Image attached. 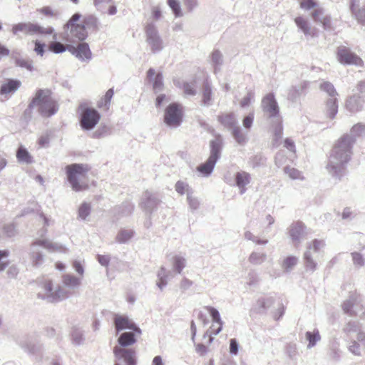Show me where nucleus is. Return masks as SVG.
<instances>
[{"instance_id": "nucleus-1", "label": "nucleus", "mask_w": 365, "mask_h": 365, "mask_svg": "<svg viewBox=\"0 0 365 365\" xmlns=\"http://www.w3.org/2000/svg\"><path fill=\"white\" fill-rule=\"evenodd\" d=\"M365 135V124L359 123L350 130L349 134L343 135L330 151L327 170L339 180L344 175L346 167L352 155V147L356 138Z\"/></svg>"}, {"instance_id": "nucleus-2", "label": "nucleus", "mask_w": 365, "mask_h": 365, "mask_svg": "<svg viewBox=\"0 0 365 365\" xmlns=\"http://www.w3.org/2000/svg\"><path fill=\"white\" fill-rule=\"evenodd\" d=\"M135 333L126 331L121 334L118 339L120 346H115L113 352L116 359L115 365H135V352L133 349H125L124 347L133 344L136 341Z\"/></svg>"}, {"instance_id": "nucleus-3", "label": "nucleus", "mask_w": 365, "mask_h": 365, "mask_svg": "<svg viewBox=\"0 0 365 365\" xmlns=\"http://www.w3.org/2000/svg\"><path fill=\"white\" fill-rule=\"evenodd\" d=\"M35 107L38 108V113L43 117H50L58 110V104L51 96L50 91L43 89L36 91L25 113H30L31 110Z\"/></svg>"}, {"instance_id": "nucleus-4", "label": "nucleus", "mask_w": 365, "mask_h": 365, "mask_svg": "<svg viewBox=\"0 0 365 365\" xmlns=\"http://www.w3.org/2000/svg\"><path fill=\"white\" fill-rule=\"evenodd\" d=\"M41 248L48 250L50 252L61 251L63 247L61 245L53 243L47 239L36 240L30 246L29 257L31 264L38 267L44 262V255Z\"/></svg>"}, {"instance_id": "nucleus-5", "label": "nucleus", "mask_w": 365, "mask_h": 365, "mask_svg": "<svg viewBox=\"0 0 365 365\" xmlns=\"http://www.w3.org/2000/svg\"><path fill=\"white\" fill-rule=\"evenodd\" d=\"M71 294L68 289L58 285L54 287L52 281L45 280L38 292V298L49 303H57L70 297Z\"/></svg>"}, {"instance_id": "nucleus-6", "label": "nucleus", "mask_w": 365, "mask_h": 365, "mask_svg": "<svg viewBox=\"0 0 365 365\" xmlns=\"http://www.w3.org/2000/svg\"><path fill=\"white\" fill-rule=\"evenodd\" d=\"M67 179L72 189L79 192L88 188V185L80 182V179L85 177L88 171V165L73 163L66 167Z\"/></svg>"}, {"instance_id": "nucleus-7", "label": "nucleus", "mask_w": 365, "mask_h": 365, "mask_svg": "<svg viewBox=\"0 0 365 365\" xmlns=\"http://www.w3.org/2000/svg\"><path fill=\"white\" fill-rule=\"evenodd\" d=\"M324 245L325 244L323 240L317 239L307 244L306 251L303 255V260L307 272L313 273L317 269V263L315 260L316 255Z\"/></svg>"}, {"instance_id": "nucleus-8", "label": "nucleus", "mask_w": 365, "mask_h": 365, "mask_svg": "<svg viewBox=\"0 0 365 365\" xmlns=\"http://www.w3.org/2000/svg\"><path fill=\"white\" fill-rule=\"evenodd\" d=\"M320 90L326 92L329 98L326 103V115L331 119L334 118L338 112V93L332 83L328 81L322 82L319 86Z\"/></svg>"}, {"instance_id": "nucleus-9", "label": "nucleus", "mask_w": 365, "mask_h": 365, "mask_svg": "<svg viewBox=\"0 0 365 365\" xmlns=\"http://www.w3.org/2000/svg\"><path fill=\"white\" fill-rule=\"evenodd\" d=\"M53 31L54 29L52 27L44 28L37 24H33L31 22H21L14 24L11 29V31L14 35H17L19 32H23L25 34L29 35H49L51 34Z\"/></svg>"}, {"instance_id": "nucleus-10", "label": "nucleus", "mask_w": 365, "mask_h": 365, "mask_svg": "<svg viewBox=\"0 0 365 365\" xmlns=\"http://www.w3.org/2000/svg\"><path fill=\"white\" fill-rule=\"evenodd\" d=\"M146 42L153 53L160 52L164 48V43L153 23H148L145 28Z\"/></svg>"}, {"instance_id": "nucleus-11", "label": "nucleus", "mask_w": 365, "mask_h": 365, "mask_svg": "<svg viewBox=\"0 0 365 365\" xmlns=\"http://www.w3.org/2000/svg\"><path fill=\"white\" fill-rule=\"evenodd\" d=\"M80 125L84 130H93L101 119V114L93 108L81 106Z\"/></svg>"}, {"instance_id": "nucleus-12", "label": "nucleus", "mask_w": 365, "mask_h": 365, "mask_svg": "<svg viewBox=\"0 0 365 365\" xmlns=\"http://www.w3.org/2000/svg\"><path fill=\"white\" fill-rule=\"evenodd\" d=\"M261 108L263 113L271 121L279 120L282 117L279 108L272 93L267 94L262 100Z\"/></svg>"}, {"instance_id": "nucleus-13", "label": "nucleus", "mask_w": 365, "mask_h": 365, "mask_svg": "<svg viewBox=\"0 0 365 365\" xmlns=\"http://www.w3.org/2000/svg\"><path fill=\"white\" fill-rule=\"evenodd\" d=\"M182 120V112L177 103L170 104L165 111L164 121L170 128H178Z\"/></svg>"}, {"instance_id": "nucleus-14", "label": "nucleus", "mask_w": 365, "mask_h": 365, "mask_svg": "<svg viewBox=\"0 0 365 365\" xmlns=\"http://www.w3.org/2000/svg\"><path fill=\"white\" fill-rule=\"evenodd\" d=\"M337 58L341 64L344 65H355L361 67L364 64L362 59L345 46L338 47Z\"/></svg>"}, {"instance_id": "nucleus-15", "label": "nucleus", "mask_w": 365, "mask_h": 365, "mask_svg": "<svg viewBox=\"0 0 365 365\" xmlns=\"http://www.w3.org/2000/svg\"><path fill=\"white\" fill-rule=\"evenodd\" d=\"M289 236L294 245L297 247L308 234L307 227L302 222L297 221L290 225L288 229Z\"/></svg>"}, {"instance_id": "nucleus-16", "label": "nucleus", "mask_w": 365, "mask_h": 365, "mask_svg": "<svg viewBox=\"0 0 365 365\" xmlns=\"http://www.w3.org/2000/svg\"><path fill=\"white\" fill-rule=\"evenodd\" d=\"M68 51L83 62H89L92 58V52L86 42L79 43L76 46L68 45Z\"/></svg>"}, {"instance_id": "nucleus-17", "label": "nucleus", "mask_w": 365, "mask_h": 365, "mask_svg": "<svg viewBox=\"0 0 365 365\" xmlns=\"http://www.w3.org/2000/svg\"><path fill=\"white\" fill-rule=\"evenodd\" d=\"M114 324L117 334H118L120 331H123L124 329L132 330L137 334H141L140 329L138 327H137L133 321L130 320L125 316H121L118 314L115 315L114 318Z\"/></svg>"}, {"instance_id": "nucleus-18", "label": "nucleus", "mask_w": 365, "mask_h": 365, "mask_svg": "<svg viewBox=\"0 0 365 365\" xmlns=\"http://www.w3.org/2000/svg\"><path fill=\"white\" fill-rule=\"evenodd\" d=\"M311 16L315 23L319 24L323 29L327 31H331V19L329 15L324 13V9L322 7L316 8L312 13Z\"/></svg>"}, {"instance_id": "nucleus-19", "label": "nucleus", "mask_w": 365, "mask_h": 365, "mask_svg": "<svg viewBox=\"0 0 365 365\" xmlns=\"http://www.w3.org/2000/svg\"><path fill=\"white\" fill-rule=\"evenodd\" d=\"M223 144V139L221 135H215V138L210 142V154L208 158L217 163L220 158Z\"/></svg>"}, {"instance_id": "nucleus-20", "label": "nucleus", "mask_w": 365, "mask_h": 365, "mask_svg": "<svg viewBox=\"0 0 365 365\" xmlns=\"http://www.w3.org/2000/svg\"><path fill=\"white\" fill-rule=\"evenodd\" d=\"M294 22L298 29L301 30L306 37L315 38L318 36L317 30L311 26L309 21L303 16L294 19Z\"/></svg>"}, {"instance_id": "nucleus-21", "label": "nucleus", "mask_w": 365, "mask_h": 365, "mask_svg": "<svg viewBox=\"0 0 365 365\" xmlns=\"http://www.w3.org/2000/svg\"><path fill=\"white\" fill-rule=\"evenodd\" d=\"M160 200L156 195L146 191L143 194L140 206L145 212L151 213L155 210Z\"/></svg>"}, {"instance_id": "nucleus-22", "label": "nucleus", "mask_w": 365, "mask_h": 365, "mask_svg": "<svg viewBox=\"0 0 365 365\" xmlns=\"http://www.w3.org/2000/svg\"><path fill=\"white\" fill-rule=\"evenodd\" d=\"M364 103L365 99L361 98L359 95L354 93L347 98L346 101V108L349 112L355 113L363 109Z\"/></svg>"}, {"instance_id": "nucleus-23", "label": "nucleus", "mask_w": 365, "mask_h": 365, "mask_svg": "<svg viewBox=\"0 0 365 365\" xmlns=\"http://www.w3.org/2000/svg\"><path fill=\"white\" fill-rule=\"evenodd\" d=\"M213 93L211 83L207 81L203 82L201 91V106L210 107L213 104Z\"/></svg>"}, {"instance_id": "nucleus-24", "label": "nucleus", "mask_w": 365, "mask_h": 365, "mask_svg": "<svg viewBox=\"0 0 365 365\" xmlns=\"http://www.w3.org/2000/svg\"><path fill=\"white\" fill-rule=\"evenodd\" d=\"M362 301L361 297L357 293H351L349 299L342 304V309L344 313L349 316H355L356 314L353 311L352 308L354 304H359Z\"/></svg>"}, {"instance_id": "nucleus-25", "label": "nucleus", "mask_w": 365, "mask_h": 365, "mask_svg": "<svg viewBox=\"0 0 365 365\" xmlns=\"http://www.w3.org/2000/svg\"><path fill=\"white\" fill-rule=\"evenodd\" d=\"M19 344L26 351L32 355H38L42 351L41 344H35L29 338L21 339Z\"/></svg>"}, {"instance_id": "nucleus-26", "label": "nucleus", "mask_w": 365, "mask_h": 365, "mask_svg": "<svg viewBox=\"0 0 365 365\" xmlns=\"http://www.w3.org/2000/svg\"><path fill=\"white\" fill-rule=\"evenodd\" d=\"M218 121L229 130L238 125V122L235 113H223L217 117Z\"/></svg>"}, {"instance_id": "nucleus-27", "label": "nucleus", "mask_w": 365, "mask_h": 365, "mask_svg": "<svg viewBox=\"0 0 365 365\" xmlns=\"http://www.w3.org/2000/svg\"><path fill=\"white\" fill-rule=\"evenodd\" d=\"M21 81L16 79H7L1 86L0 93L7 95L14 93L21 86Z\"/></svg>"}, {"instance_id": "nucleus-28", "label": "nucleus", "mask_w": 365, "mask_h": 365, "mask_svg": "<svg viewBox=\"0 0 365 365\" xmlns=\"http://www.w3.org/2000/svg\"><path fill=\"white\" fill-rule=\"evenodd\" d=\"M274 302V299L272 297H260L256 302L253 310L259 314L264 313Z\"/></svg>"}, {"instance_id": "nucleus-29", "label": "nucleus", "mask_w": 365, "mask_h": 365, "mask_svg": "<svg viewBox=\"0 0 365 365\" xmlns=\"http://www.w3.org/2000/svg\"><path fill=\"white\" fill-rule=\"evenodd\" d=\"M62 287L66 289H75L81 285V279L71 274H64L61 277Z\"/></svg>"}, {"instance_id": "nucleus-30", "label": "nucleus", "mask_w": 365, "mask_h": 365, "mask_svg": "<svg viewBox=\"0 0 365 365\" xmlns=\"http://www.w3.org/2000/svg\"><path fill=\"white\" fill-rule=\"evenodd\" d=\"M250 182V175L245 171L237 172L235 174V185L240 188V194L245 192V186Z\"/></svg>"}, {"instance_id": "nucleus-31", "label": "nucleus", "mask_w": 365, "mask_h": 365, "mask_svg": "<svg viewBox=\"0 0 365 365\" xmlns=\"http://www.w3.org/2000/svg\"><path fill=\"white\" fill-rule=\"evenodd\" d=\"M230 132L232 136L238 145L244 146L248 142L249 138L247 133L243 131L239 125L235 127Z\"/></svg>"}, {"instance_id": "nucleus-32", "label": "nucleus", "mask_w": 365, "mask_h": 365, "mask_svg": "<svg viewBox=\"0 0 365 365\" xmlns=\"http://www.w3.org/2000/svg\"><path fill=\"white\" fill-rule=\"evenodd\" d=\"M205 309L209 312L213 322L217 323L219 324L218 328L212 331V334L217 335L222 331L223 324V322L220 318V313L217 309L210 306L205 307Z\"/></svg>"}, {"instance_id": "nucleus-33", "label": "nucleus", "mask_w": 365, "mask_h": 365, "mask_svg": "<svg viewBox=\"0 0 365 365\" xmlns=\"http://www.w3.org/2000/svg\"><path fill=\"white\" fill-rule=\"evenodd\" d=\"M71 339L73 345H82L85 341L84 331L78 327H73L71 332Z\"/></svg>"}, {"instance_id": "nucleus-34", "label": "nucleus", "mask_w": 365, "mask_h": 365, "mask_svg": "<svg viewBox=\"0 0 365 365\" xmlns=\"http://www.w3.org/2000/svg\"><path fill=\"white\" fill-rule=\"evenodd\" d=\"M71 34L80 41L85 40L88 36L86 29L83 24H77L71 27Z\"/></svg>"}, {"instance_id": "nucleus-35", "label": "nucleus", "mask_w": 365, "mask_h": 365, "mask_svg": "<svg viewBox=\"0 0 365 365\" xmlns=\"http://www.w3.org/2000/svg\"><path fill=\"white\" fill-rule=\"evenodd\" d=\"M215 164H216L215 162H214L208 158L205 163L200 165L197 168V170L203 176L208 177L212 173Z\"/></svg>"}, {"instance_id": "nucleus-36", "label": "nucleus", "mask_w": 365, "mask_h": 365, "mask_svg": "<svg viewBox=\"0 0 365 365\" xmlns=\"http://www.w3.org/2000/svg\"><path fill=\"white\" fill-rule=\"evenodd\" d=\"M271 122L274 127L273 145H277L282 138L283 128L282 125V118L279 120H274Z\"/></svg>"}, {"instance_id": "nucleus-37", "label": "nucleus", "mask_w": 365, "mask_h": 365, "mask_svg": "<svg viewBox=\"0 0 365 365\" xmlns=\"http://www.w3.org/2000/svg\"><path fill=\"white\" fill-rule=\"evenodd\" d=\"M267 255L264 252H252L248 257V261L253 265H260L267 260Z\"/></svg>"}, {"instance_id": "nucleus-38", "label": "nucleus", "mask_w": 365, "mask_h": 365, "mask_svg": "<svg viewBox=\"0 0 365 365\" xmlns=\"http://www.w3.org/2000/svg\"><path fill=\"white\" fill-rule=\"evenodd\" d=\"M307 87V83L304 82L298 86H292L288 93V99L295 101L302 94L303 90Z\"/></svg>"}, {"instance_id": "nucleus-39", "label": "nucleus", "mask_w": 365, "mask_h": 365, "mask_svg": "<svg viewBox=\"0 0 365 365\" xmlns=\"http://www.w3.org/2000/svg\"><path fill=\"white\" fill-rule=\"evenodd\" d=\"M18 161L26 164L33 163V158L28 150L23 146H20L16 151Z\"/></svg>"}, {"instance_id": "nucleus-40", "label": "nucleus", "mask_w": 365, "mask_h": 365, "mask_svg": "<svg viewBox=\"0 0 365 365\" xmlns=\"http://www.w3.org/2000/svg\"><path fill=\"white\" fill-rule=\"evenodd\" d=\"M299 259L294 256H288L286 257L282 263V268L284 269L285 272H291L294 266L298 263Z\"/></svg>"}, {"instance_id": "nucleus-41", "label": "nucleus", "mask_w": 365, "mask_h": 365, "mask_svg": "<svg viewBox=\"0 0 365 365\" xmlns=\"http://www.w3.org/2000/svg\"><path fill=\"white\" fill-rule=\"evenodd\" d=\"M134 235V231L132 230H120L117 236L116 240L118 243L124 244L129 241Z\"/></svg>"}, {"instance_id": "nucleus-42", "label": "nucleus", "mask_w": 365, "mask_h": 365, "mask_svg": "<svg viewBox=\"0 0 365 365\" xmlns=\"http://www.w3.org/2000/svg\"><path fill=\"white\" fill-rule=\"evenodd\" d=\"M305 336L306 339L309 341L307 345L308 349L314 346L317 341L321 339L319 332L317 329H314L313 331H307Z\"/></svg>"}, {"instance_id": "nucleus-43", "label": "nucleus", "mask_w": 365, "mask_h": 365, "mask_svg": "<svg viewBox=\"0 0 365 365\" xmlns=\"http://www.w3.org/2000/svg\"><path fill=\"white\" fill-rule=\"evenodd\" d=\"M212 63L214 66L215 73H216L220 69V66L223 63L222 55L220 51L215 50L211 55Z\"/></svg>"}, {"instance_id": "nucleus-44", "label": "nucleus", "mask_w": 365, "mask_h": 365, "mask_svg": "<svg viewBox=\"0 0 365 365\" xmlns=\"http://www.w3.org/2000/svg\"><path fill=\"white\" fill-rule=\"evenodd\" d=\"M246 284L249 287H256L260 282V277L258 272L255 269H250L246 277Z\"/></svg>"}, {"instance_id": "nucleus-45", "label": "nucleus", "mask_w": 365, "mask_h": 365, "mask_svg": "<svg viewBox=\"0 0 365 365\" xmlns=\"http://www.w3.org/2000/svg\"><path fill=\"white\" fill-rule=\"evenodd\" d=\"M173 269L178 274H180L186 266V259L185 257L176 255L173 260Z\"/></svg>"}, {"instance_id": "nucleus-46", "label": "nucleus", "mask_w": 365, "mask_h": 365, "mask_svg": "<svg viewBox=\"0 0 365 365\" xmlns=\"http://www.w3.org/2000/svg\"><path fill=\"white\" fill-rule=\"evenodd\" d=\"M91 211V205L88 202H83L78 210V217L82 220H86Z\"/></svg>"}, {"instance_id": "nucleus-47", "label": "nucleus", "mask_w": 365, "mask_h": 365, "mask_svg": "<svg viewBox=\"0 0 365 365\" xmlns=\"http://www.w3.org/2000/svg\"><path fill=\"white\" fill-rule=\"evenodd\" d=\"M182 89L185 95L195 96L197 94V83L195 80L190 82H183Z\"/></svg>"}, {"instance_id": "nucleus-48", "label": "nucleus", "mask_w": 365, "mask_h": 365, "mask_svg": "<svg viewBox=\"0 0 365 365\" xmlns=\"http://www.w3.org/2000/svg\"><path fill=\"white\" fill-rule=\"evenodd\" d=\"M175 188L176 192L181 195L186 193L187 197L188 193H193V190H192V188L189 186V185L187 182L184 181H178L175 183Z\"/></svg>"}, {"instance_id": "nucleus-49", "label": "nucleus", "mask_w": 365, "mask_h": 365, "mask_svg": "<svg viewBox=\"0 0 365 365\" xmlns=\"http://www.w3.org/2000/svg\"><path fill=\"white\" fill-rule=\"evenodd\" d=\"M98 19L94 16H88L83 20V25H85L86 29L88 28L96 31L98 29Z\"/></svg>"}, {"instance_id": "nucleus-50", "label": "nucleus", "mask_w": 365, "mask_h": 365, "mask_svg": "<svg viewBox=\"0 0 365 365\" xmlns=\"http://www.w3.org/2000/svg\"><path fill=\"white\" fill-rule=\"evenodd\" d=\"M114 94V91L113 88H110L107 91L104 96L105 98V103L103 104V101H98V107L99 108H103L104 110H108L109 108L111 98H113V96Z\"/></svg>"}, {"instance_id": "nucleus-51", "label": "nucleus", "mask_w": 365, "mask_h": 365, "mask_svg": "<svg viewBox=\"0 0 365 365\" xmlns=\"http://www.w3.org/2000/svg\"><path fill=\"white\" fill-rule=\"evenodd\" d=\"M114 94V91L113 88H110L107 91L104 96L105 98V103L103 104V101H98V107L99 108H103L104 110H108L109 108L111 98H113V96Z\"/></svg>"}, {"instance_id": "nucleus-52", "label": "nucleus", "mask_w": 365, "mask_h": 365, "mask_svg": "<svg viewBox=\"0 0 365 365\" xmlns=\"http://www.w3.org/2000/svg\"><path fill=\"white\" fill-rule=\"evenodd\" d=\"M15 63L16 66L26 68L29 71H32L34 70L33 61L31 59L16 58L15 59Z\"/></svg>"}, {"instance_id": "nucleus-53", "label": "nucleus", "mask_w": 365, "mask_h": 365, "mask_svg": "<svg viewBox=\"0 0 365 365\" xmlns=\"http://www.w3.org/2000/svg\"><path fill=\"white\" fill-rule=\"evenodd\" d=\"M49 50L54 53H61L66 50L68 51V45L54 41L49 44Z\"/></svg>"}, {"instance_id": "nucleus-54", "label": "nucleus", "mask_w": 365, "mask_h": 365, "mask_svg": "<svg viewBox=\"0 0 365 365\" xmlns=\"http://www.w3.org/2000/svg\"><path fill=\"white\" fill-rule=\"evenodd\" d=\"M163 77L161 73H158L156 74L153 83V88L155 93H158L163 91Z\"/></svg>"}, {"instance_id": "nucleus-55", "label": "nucleus", "mask_w": 365, "mask_h": 365, "mask_svg": "<svg viewBox=\"0 0 365 365\" xmlns=\"http://www.w3.org/2000/svg\"><path fill=\"white\" fill-rule=\"evenodd\" d=\"M168 4L172 9L175 17H180L182 16L180 4L178 0H168Z\"/></svg>"}, {"instance_id": "nucleus-56", "label": "nucleus", "mask_w": 365, "mask_h": 365, "mask_svg": "<svg viewBox=\"0 0 365 365\" xmlns=\"http://www.w3.org/2000/svg\"><path fill=\"white\" fill-rule=\"evenodd\" d=\"M356 19L359 24H365V6L351 10Z\"/></svg>"}, {"instance_id": "nucleus-57", "label": "nucleus", "mask_w": 365, "mask_h": 365, "mask_svg": "<svg viewBox=\"0 0 365 365\" xmlns=\"http://www.w3.org/2000/svg\"><path fill=\"white\" fill-rule=\"evenodd\" d=\"M284 172L286 174H287L289 175V177L293 180H298V179H302V174L301 173L294 168H290L289 166H287L284 168Z\"/></svg>"}, {"instance_id": "nucleus-58", "label": "nucleus", "mask_w": 365, "mask_h": 365, "mask_svg": "<svg viewBox=\"0 0 365 365\" xmlns=\"http://www.w3.org/2000/svg\"><path fill=\"white\" fill-rule=\"evenodd\" d=\"M360 324L358 322L351 321L346 324L345 326L344 330L347 333H352V332H360L361 330Z\"/></svg>"}, {"instance_id": "nucleus-59", "label": "nucleus", "mask_w": 365, "mask_h": 365, "mask_svg": "<svg viewBox=\"0 0 365 365\" xmlns=\"http://www.w3.org/2000/svg\"><path fill=\"white\" fill-rule=\"evenodd\" d=\"M9 255V252L8 250H0V272H2L5 269V268L8 266L9 262L4 261V258H7Z\"/></svg>"}, {"instance_id": "nucleus-60", "label": "nucleus", "mask_w": 365, "mask_h": 365, "mask_svg": "<svg viewBox=\"0 0 365 365\" xmlns=\"http://www.w3.org/2000/svg\"><path fill=\"white\" fill-rule=\"evenodd\" d=\"M254 118H255V114L253 112H252V113H250L247 115H246L243 118L242 125L245 129L250 130L252 128L253 121H254Z\"/></svg>"}, {"instance_id": "nucleus-61", "label": "nucleus", "mask_w": 365, "mask_h": 365, "mask_svg": "<svg viewBox=\"0 0 365 365\" xmlns=\"http://www.w3.org/2000/svg\"><path fill=\"white\" fill-rule=\"evenodd\" d=\"M300 7L304 10L317 8V4L314 0H301Z\"/></svg>"}, {"instance_id": "nucleus-62", "label": "nucleus", "mask_w": 365, "mask_h": 365, "mask_svg": "<svg viewBox=\"0 0 365 365\" xmlns=\"http://www.w3.org/2000/svg\"><path fill=\"white\" fill-rule=\"evenodd\" d=\"M351 256L355 266L362 267L364 265V259L360 253L354 252L351 253Z\"/></svg>"}, {"instance_id": "nucleus-63", "label": "nucleus", "mask_w": 365, "mask_h": 365, "mask_svg": "<svg viewBox=\"0 0 365 365\" xmlns=\"http://www.w3.org/2000/svg\"><path fill=\"white\" fill-rule=\"evenodd\" d=\"M193 193H188V196L187 197V200L189 204L190 209L195 210L199 207L200 202L199 200L192 196Z\"/></svg>"}, {"instance_id": "nucleus-64", "label": "nucleus", "mask_w": 365, "mask_h": 365, "mask_svg": "<svg viewBox=\"0 0 365 365\" xmlns=\"http://www.w3.org/2000/svg\"><path fill=\"white\" fill-rule=\"evenodd\" d=\"M356 91V94L359 95L361 98L365 99V79L358 83Z\"/></svg>"}]
</instances>
